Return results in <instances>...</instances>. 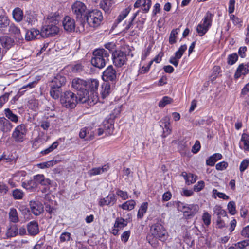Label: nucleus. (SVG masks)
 I'll list each match as a JSON object with an SVG mask.
<instances>
[{
  "label": "nucleus",
  "instance_id": "1",
  "mask_svg": "<svg viewBox=\"0 0 249 249\" xmlns=\"http://www.w3.org/2000/svg\"><path fill=\"white\" fill-rule=\"evenodd\" d=\"M71 86L74 89L78 91L77 94L80 103H85L90 106L97 103L98 99L96 96L93 97L87 96L89 92L87 89L88 83L86 81L79 78H75L71 81Z\"/></svg>",
  "mask_w": 249,
  "mask_h": 249
},
{
  "label": "nucleus",
  "instance_id": "2",
  "mask_svg": "<svg viewBox=\"0 0 249 249\" xmlns=\"http://www.w3.org/2000/svg\"><path fill=\"white\" fill-rule=\"evenodd\" d=\"M168 236V233L163 226L160 223L157 222L151 226L148 240L151 246L156 248L158 243L157 240L164 242Z\"/></svg>",
  "mask_w": 249,
  "mask_h": 249
},
{
  "label": "nucleus",
  "instance_id": "3",
  "mask_svg": "<svg viewBox=\"0 0 249 249\" xmlns=\"http://www.w3.org/2000/svg\"><path fill=\"white\" fill-rule=\"evenodd\" d=\"M91 64L100 69L103 68L109 61V53L105 49H97L93 52Z\"/></svg>",
  "mask_w": 249,
  "mask_h": 249
},
{
  "label": "nucleus",
  "instance_id": "4",
  "mask_svg": "<svg viewBox=\"0 0 249 249\" xmlns=\"http://www.w3.org/2000/svg\"><path fill=\"white\" fill-rule=\"evenodd\" d=\"M103 18L102 12L97 9L89 11L85 19L81 26L82 30H85V27L89 25L91 27H97L100 24Z\"/></svg>",
  "mask_w": 249,
  "mask_h": 249
},
{
  "label": "nucleus",
  "instance_id": "5",
  "mask_svg": "<svg viewBox=\"0 0 249 249\" xmlns=\"http://www.w3.org/2000/svg\"><path fill=\"white\" fill-rule=\"evenodd\" d=\"M71 10L77 21L80 23L81 26L89 11L87 6L82 2L76 1L71 5Z\"/></svg>",
  "mask_w": 249,
  "mask_h": 249
},
{
  "label": "nucleus",
  "instance_id": "6",
  "mask_svg": "<svg viewBox=\"0 0 249 249\" xmlns=\"http://www.w3.org/2000/svg\"><path fill=\"white\" fill-rule=\"evenodd\" d=\"M60 102L62 106L68 108H73L79 102V97L71 91L64 92L60 96Z\"/></svg>",
  "mask_w": 249,
  "mask_h": 249
},
{
  "label": "nucleus",
  "instance_id": "7",
  "mask_svg": "<svg viewBox=\"0 0 249 249\" xmlns=\"http://www.w3.org/2000/svg\"><path fill=\"white\" fill-rule=\"evenodd\" d=\"M213 17V14L207 11L202 21L197 25L196 31L200 36H204L212 26Z\"/></svg>",
  "mask_w": 249,
  "mask_h": 249
},
{
  "label": "nucleus",
  "instance_id": "8",
  "mask_svg": "<svg viewBox=\"0 0 249 249\" xmlns=\"http://www.w3.org/2000/svg\"><path fill=\"white\" fill-rule=\"evenodd\" d=\"M28 132L27 127L24 124H21L17 126L12 134V137L15 142L20 143L25 139V137Z\"/></svg>",
  "mask_w": 249,
  "mask_h": 249
},
{
  "label": "nucleus",
  "instance_id": "9",
  "mask_svg": "<svg viewBox=\"0 0 249 249\" xmlns=\"http://www.w3.org/2000/svg\"><path fill=\"white\" fill-rule=\"evenodd\" d=\"M213 215L216 217V227L222 229L225 227V223L222 219L227 216V212L220 205H216L213 208Z\"/></svg>",
  "mask_w": 249,
  "mask_h": 249
},
{
  "label": "nucleus",
  "instance_id": "10",
  "mask_svg": "<svg viewBox=\"0 0 249 249\" xmlns=\"http://www.w3.org/2000/svg\"><path fill=\"white\" fill-rule=\"evenodd\" d=\"M114 131V121L112 118H108L103 122L102 124L97 129L98 136H101L104 133L105 136L112 134Z\"/></svg>",
  "mask_w": 249,
  "mask_h": 249
},
{
  "label": "nucleus",
  "instance_id": "11",
  "mask_svg": "<svg viewBox=\"0 0 249 249\" xmlns=\"http://www.w3.org/2000/svg\"><path fill=\"white\" fill-rule=\"evenodd\" d=\"M102 77L104 81L116 84L117 80L116 71L112 65H110L104 71Z\"/></svg>",
  "mask_w": 249,
  "mask_h": 249
},
{
  "label": "nucleus",
  "instance_id": "12",
  "mask_svg": "<svg viewBox=\"0 0 249 249\" xmlns=\"http://www.w3.org/2000/svg\"><path fill=\"white\" fill-rule=\"evenodd\" d=\"M112 60L114 65L121 67L126 63L127 59L125 53L121 51H116L112 53Z\"/></svg>",
  "mask_w": 249,
  "mask_h": 249
},
{
  "label": "nucleus",
  "instance_id": "13",
  "mask_svg": "<svg viewBox=\"0 0 249 249\" xmlns=\"http://www.w3.org/2000/svg\"><path fill=\"white\" fill-rule=\"evenodd\" d=\"M58 32L59 28L57 25L48 23V25L42 28L40 31V35L42 37H48L57 34Z\"/></svg>",
  "mask_w": 249,
  "mask_h": 249
},
{
  "label": "nucleus",
  "instance_id": "14",
  "mask_svg": "<svg viewBox=\"0 0 249 249\" xmlns=\"http://www.w3.org/2000/svg\"><path fill=\"white\" fill-rule=\"evenodd\" d=\"M95 132L92 127H85L81 129L79 132V137L81 139H85V141L92 140L94 137Z\"/></svg>",
  "mask_w": 249,
  "mask_h": 249
},
{
  "label": "nucleus",
  "instance_id": "15",
  "mask_svg": "<svg viewBox=\"0 0 249 249\" xmlns=\"http://www.w3.org/2000/svg\"><path fill=\"white\" fill-rule=\"evenodd\" d=\"M117 198L114 194H109L107 197L101 198L99 201V205L103 207L105 205L110 207L116 202Z\"/></svg>",
  "mask_w": 249,
  "mask_h": 249
},
{
  "label": "nucleus",
  "instance_id": "16",
  "mask_svg": "<svg viewBox=\"0 0 249 249\" xmlns=\"http://www.w3.org/2000/svg\"><path fill=\"white\" fill-rule=\"evenodd\" d=\"M27 234L32 236H35L39 232V229L38 222L33 220L29 222L26 226Z\"/></svg>",
  "mask_w": 249,
  "mask_h": 249
},
{
  "label": "nucleus",
  "instance_id": "17",
  "mask_svg": "<svg viewBox=\"0 0 249 249\" xmlns=\"http://www.w3.org/2000/svg\"><path fill=\"white\" fill-rule=\"evenodd\" d=\"M152 4L151 0H137L134 4L135 8L141 7L143 13L149 12Z\"/></svg>",
  "mask_w": 249,
  "mask_h": 249
},
{
  "label": "nucleus",
  "instance_id": "18",
  "mask_svg": "<svg viewBox=\"0 0 249 249\" xmlns=\"http://www.w3.org/2000/svg\"><path fill=\"white\" fill-rule=\"evenodd\" d=\"M29 205L32 212L36 216L40 215L44 211L43 205L38 201H30Z\"/></svg>",
  "mask_w": 249,
  "mask_h": 249
},
{
  "label": "nucleus",
  "instance_id": "19",
  "mask_svg": "<svg viewBox=\"0 0 249 249\" xmlns=\"http://www.w3.org/2000/svg\"><path fill=\"white\" fill-rule=\"evenodd\" d=\"M99 83L98 80L96 79H93L90 81L89 83V94H88L87 96H89V97H93L94 96H96L98 99L97 92H96L98 87H99Z\"/></svg>",
  "mask_w": 249,
  "mask_h": 249
},
{
  "label": "nucleus",
  "instance_id": "20",
  "mask_svg": "<svg viewBox=\"0 0 249 249\" xmlns=\"http://www.w3.org/2000/svg\"><path fill=\"white\" fill-rule=\"evenodd\" d=\"M170 120V117L167 116L163 117L160 121V123L161 124L160 125L163 128L162 136L163 137H167L171 132V129L169 126Z\"/></svg>",
  "mask_w": 249,
  "mask_h": 249
},
{
  "label": "nucleus",
  "instance_id": "21",
  "mask_svg": "<svg viewBox=\"0 0 249 249\" xmlns=\"http://www.w3.org/2000/svg\"><path fill=\"white\" fill-rule=\"evenodd\" d=\"M63 26L64 29L68 32L73 31L75 28L74 20L69 16H66L63 20Z\"/></svg>",
  "mask_w": 249,
  "mask_h": 249
},
{
  "label": "nucleus",
  "instance_id": "22",
  "mask_svg": "<svg viewBox=\"0 0 249 249\" xmlns=\"http://www.w3.org/2000/svg\"><path fill=\"white\" fill-rule=\"evenodd\" d=\"M66 78L60 75H57L51 81L50 86L51 88H60L66 83Z\"/></svg>",
  "mask_w": 249,
  "mask_h": 249
},
{
  "label": "nucleus",
  "instance_id": "23",
  "mask_svg": "<svg viewBox=\"0 0 249 249\" xmlns=\"http://www.w3.org/2000/svg\"><path fill=\"white\" fill-rule=\"evenodd\" d=\"M115 84L104 81V83L102 85V89L101 91V94L103 99L109 95L111 92V89L115 87Z\"/></svg>",
  "mask_w": 249,
  "mask_h": 249
},
{
  "label": "nucleus",
  "instance_id": "24",
  "mask_svg": "<svg viewBox=\"0 0 249 249\" xmlns=\"http://www.w3.org/2000/svg\"><path fill=\"white\" fill-rule=\"evenodd\" d=\"M249 71L248 64L242 63L237 67L234 77L236 79L239 78L242 75H246Z\"/></svg>",
  "mask_w": 249,
  "mask_h": 249
},
{
  "label": "nucleus",
  "instance_id": "25",
  "mask_svg": "<svg viewBox=\"0 0 249 249\" xmlns=\"http://www.w3.org/2000/svg\"><path fill=\"white\" fill-rule=\"evenodd\" d=\"M41 37L40 31L35 28H32L26 32L25 39L27 41H31L35 39H39Z\"/></svg>",
  "mask_w": 249,
  "mask_h": 249
},
{
  "label": "nucleus",
  "instance_id": "26",
  "mask_svg": "<svg viewBox=\"0 0 249 249\" xmlns=\"http://www.w3.org/2000/svg\"><path fill=\"white\" fill-rule=\"evenodd\" d=\"M21 186L22 187L30 192H33L37 188V183L35 179V176L33 177V178L22 182Z\"/></svg>",
  "mask_w": 249,
  "mask_h": 249
},
{
  "label": "nucleus",
  "instance_id": "27",
  "mask_svg": "<svg viewBox=\"0 0 249 249\" xmlns=\"http://www.w3.org/2000/svg\"><path fill=\"white\" fill-rule=\"evenodd\" d=\"M13 124L9 120L5 117H0V129L3 132H7L10 131L12 127Z\"/></svg>",
  "mask_w": 249,
  "mask_h": 249
},
{
  "label": "nucleus",
  "instance_id": "28",
  "mask_svg": "<svg viewBox=\"0 0 249 249\" xmlns=\"http://www.w3.org/2000/svg\"><path fill=\"white\" fill-rule=\"evenodd\" d=\"M109 169L108 164H105L102 167L93 168L89 171V174L90 176H96L107 172Z\"/></svg>",
  "mask_w": 249,
  "mask_h": 249
},
{
  "label": "nucleus",
  "instance_id": "29",
  "mask_svg": "<svg viewBox=\"0 0 249 249\" xmlns=\"http://www.w3.org/2000/svg\"><path fill=\"white\" fill-rule=\"evenodd\" d=\"M239 147L245 152L249 151V138L248 134L244 133L240 139Z\"/></svg>",
  "mask_w": 249,
  "mask_h": 249
},
{
  "label": "nucleus",
  "instance_id": "30",
  "mask_svg": "<svg viewBox=\"0 0 249 249\" xmlns=\"http://www.w3.org/2000/svg\"><path fill=\"white\" fill-rule=\"evenodd\" d=\"M0 41L3 48L6 50H9L11 48L14 44V40L10 37L5 36L0 38ZM6 51H5L6 52Z\"/></svg>",
  "mask_w": 249,
  "mask_h": 249
},
{
  "label": "nucleus",
  "instance_id": "31",
  "mask_svg": "<svg viewBox=\"0 0 249 249\" xmlns=\"http://www.w3.org/2000/svg\"><path fill=\"white\" fill-rule=\"evenodd\" d=\"M35 179L36 180L37 186L38 184H40L42 186L49 187L51 184V180L46 178L42 174L35 175Z\"/></svg>",
  "mask_w": 249,
  "mask_h": 249
},
{
  "label": "nucleus",
  "instance_id": "32",
  "mask_svg": "<svg viewBox=\"0 0 249 249\" xmlns=\"http://www.w3.org/2000/svg\"><path fill=\"white\" fill-rule=\"evenodd\" d=\"M181 176L185 180L186 184L188 185L193 184L196 181L197 176L192 173L187 174L186 172H183Z\"/></svg>",
  "mask_w": 249,
  "mask_h": 249
},
{
  "label": "nucleus",
  "instance_id": "33",
  "mask_svg": "<svg viewBox=\"0 0 249 249\" xmlns=\"http://www.w3.org/2000/svg\"><path fill=\"white\" fill-rule=\"evenodd\" d=\"M198 210V206L197 205L186 204L183 213H188V216H192L197 212Z\"/></svg>",
  "mask_w": 249,
  "mask_h": 249
},
{
  "label": "nucleus",
  "instance_id": "34",
  "mask_svg": "<svg viewBox=\"0 0 249 249\" xmlns=\"http://www.w3.org/2000/svg\"><path fill=\"white\" fill-rule=\"evenodd\" d=\"M9 221L11 222L16 223L19 222V219L17 210L14 208H11L9 209L8 213Z\"/></svg>",
  "mask_w": 249,
  "mask_h": 249
},
{
  "label": "nucleus",
  "instance_id": "35",
  "mask_svg": "<svg viewBox=\"0 0 249 249\" xmlns=\"http://www.w3.org/2000/svg\"><path fill=\"white\" fill-rule=\"evenodd\" d=\"M222 158V155L220 153H215L210 156L206 160V164L210 166L214 165L215 162Z\"/></svg>",
  "mask_w": 249,
  "mask_h": 249
},
{
  "label": "nucleus",
  "instance_id": "36",
  "mask_svg": "<svg viewBox=\"0 0 249 249\" xmlns=\"http://www.w3.org/2000/svg\"><path fill=\"white\" fill-rule=\"evenodd\" d=\"M131 10L130 8L127 7L122 11L119 15L118 16L117 19L115 20L114 23V25L116 27L117 24L120 23L123 19H124L126 16L128 15Z\"/></svg>",
  "mask_w": 249,
  "mask_h": 249
},
{
  "label": "nucleus",
  "instance_id": "37",
  "mask_svg": "<svg viewBox=\"0 0 249 249\" xmlns=\"http://www.w3.org/2000/svg\"><path fill=\"white\" fill-rule=\"evenodd\" d=\"M4 114L7 118V119L14 123H17L18 121V117L14 114L10 108L4 109Z\"/></svg>",
  "mask_w": 249,
  "mask_h": 249
},
{
  "label": "nucleus",
  "instance_id": "38",
  "mask_svg": "<svg viewBox=\"0 0 249 249\" xmlns=\"http://www.w3.org/2000/svg\"><path fill=\"white\" fill-rule=\"evenodd\" d=\"M71 241H72L71 234L69 232L64 231L60 234L58 244L68 243Z\"/></svg>",
  "mask_w": 249,
  "mask_h": 249
},
{
  "label": "nucleus",
  "instance_id": "39",
  "mask_svg": "<svg viewBox=\"0 0 249 249\" xmlns=\"http://www.w3.org/2000/svg\"><path fill=\"white\" fill-rule=\"evenodd\" d=\"M14 19L18 22L21 21L23 18V11L18 7L15 8L12 12Z\"/></svg>",
  "mask_w": 249,
  "mask_h": 249
},
{
  "label": "nucleus",
  "instance_id": "40",
  "mask_svg": "<svg viewBox=\"0 0 249 249\" xmlns=\"http://www.w3.org/2000/svg\"><path fill=\"white\" fill-rule=\"evenodd\" d=\"M60 17L59 15L56 13H51L47 18V22L50 24H53L57 25L58 24Z\"/></svg>",
  "mask_w": 249,
  "mask_h": 249
},
{
  "label": "nucleus",
  "instance_id": "41",
  "mask_svg": "<svg viewBox=\"0 0 249 249\" xmlns=\"http://www.w3.org/2000/svg\"><path fill=\"white\" fill-rule=\"evenodd\" d=\"M18 234V227L17 225H11L7 230L6 236L8 238L15 237Z\"/></svg>",
  "mask_w": 249,
  "mask_h": 249
},
{
  "label": "nucleus",
  "instance_id": "42",
  "mask_svg": "<svg viewBox=\"0 0 249 249\" xmlns=\"http://www.w3.org/2000/svg\"><path fill=\"white\" fill-rule=\"evenodd\" d=\"M135 205V201L131 199L126 201L122 205H119V207L124 210L131 211L134 208Z\"/></svg>",
  "mask_w": 249,
  "mask_h": 249
},
{
  "label": "nucleus",
  "instance_id": "43",
  "mask_svg": "<svg viewBox=\"0 0 249 249\" xmlns=\"http://www.w3.org/2000/svg\"><path fill=\"white\" fill-rule=\"evenodd\" d=\"M128 223L127 219H124L123 218L117 217L116 219L114 224V228H117L119 229H123L127 226Z\"/></svg>",
  "mask_w": 249,
  "mask_h": 249
},
{
  "label": "nucleus",
  "instance_id": "44",
  "mask_svg": "<svg viewBox=\"0 0 249 249\" xmlns=\"http://www.w3.org/2000/svg\"><path fill=\"white\" fill-rule=\"evenodd\" d=\"M10 20L7 16H0V30L3 31L9 26Z\"/></svg>",
  "mask_w": 249,
  "mask_h": 249
},
{
  "label": "nucleus",
  "instance_id": "45",
  "mask_svg": "<svg viewBox=\"0 0 249 249\" xmlns=\"http://www.w3.org/2000/svg\"><path fill=\"white\" fill-rule=\"evenodd\" d=\"M112 4V3L111 0H102L100 3V8L105 12H109Z\"/></svg>",
  "mask_w": 249,
  "mask_h": 249
},
{
  "label": "nucleus",
  "instance_id": "46",
  "mask_svg": "<svg viewBox=\"0 0 249 249\" xmlns=\"http://www.w3.org/2000/svg\"><path fill=\"white\" fill-rule=\"evenodd\" d=\"M9 31L11 34H13L14 36L17 38L19 39L22 37L20 34V29L14 24H11L9 26Z\"/></svg>",
  "mask_w": 249,
  "mask_h": 249
},
{
  "label": "nucleus",
  "instance_id": "47",
  "mask_svg": "<svg viewBox=\"0 0 249 249\" xmlns=\"http://www.w3.org/2000/svg\"><path fill=\"white\" fill-rule=\"evenodd\" d=\"M12 196L15 200L22 199L25 196L24 192L19 189H15L12 191Z\"/></svg>",
  "mask_w": 249,
  "mask_h": 249
},
{
  "label": "nucleus",
  "instance_id": "48",
  "mask_svg": "<svg viewBox=\"0 0 249 249\" xmlns=\"http://www.w3.org/2000/svg\"><path fill=\"white\" fill-rule=\"evenodd\" d=\"M139 12V10L134 13L132 17L130 18L128 24L126 25L125 27L123 30L124 32L127 33L129 30H132L133 29L134 26L133 21L136 16L138 15Z\"/></svg>",
  "mask_w": 249,
  "mask_h": 249
},
{
  "label": "nucleus",
  "instance_id": "49",
  "mask_svg": "<svg viewBox=\"0 0 249 249\" xmlns=\"http://www.w3.org/2000/svg\"><path fill=\"white\" fill-rule=\"evenodd\" d=\"M148 208V203L147 202H143L141 206H140L138 214H137V217L138 218L142 219L144 213H146L147 212Z\"/></svg>",
  "mask_w": 249,
  "mask_h": 249
},
{
  "label": "nucleus",
  "instance_id": "50",
  "mask_svg": "<svg viewBox=\"0 0 249 249\" xmlns=\"http://www.w3.org/2000/svg\"><path fill=\"white\" fill-rule=\"evenodd\" d=\"M173 102V100L172 98L169 96H165L159 102L158 106L160 107L163 108L167 105L171 104Z\"/></svg>",
  "mask_w": 249,
  "mask_h": 249
},
{
  "label": "nucleus",
  "instance_id": "51",
  "mask_svg": "<svg viewBox=\"0 0 249 249\" xmlns=\"http://www.w3.org/2000/svg\"><path fill=\"white\" fill-rule=\"evenodd\" d=\"M25 20L28 24L33 25L37 21V19L35 14L30 13L25 16Z\"/></svg>",
  "mask_w": 249,
  "mask_h": 249
},
{
  "label": "nucleus",
  "instance_id": "52",
  "mask_svg": "<svg viewBox=\"0 0 249 249\" xmlns=\"http://www.w3.org/2000/svg\"><path fill=\"white\" fill-rule=\"evenodd\" d=\"M179 29L178 28L173 29L170 35L169 42L170 44H174L176 43L177 35L178 33Z\"/></svg>",
  "mask_w": 249,
  "mask_h": 249
},
{
  "label": "nucleus",
  "instance_id": "53",
  "mask_svg": "<svg viewBox=\"0 0 249 249\" xmlns=\"http://www.w3.org/2000/svg\"><path fill=\"white\" fill-rule=\"evenodd\" d=\"M238 56L236 53L231 54L228 56L227 63L229 65H232L238 60Z\"/></svg>",
  "mask_w": 249,
  "mask_h": 249
},
{
  "label": "nucleus",
  "instance_id": "54",
  "mask_svg": "<svg viewBox=\"0 0 249 249\" xmlns=\"http://www.w3.org/2000/svg\"><path fill=\"white\" fill-rule=\"evenodd\" d=\"M47 116L41 120L40 122V126L44 130H47L50 127V121Z\"/></svg>",
  "mask_w": 249,
  "mask_h": 249
},
{
  "label": "nucleus",
  "instance_id": "55",
  "mask_svg": "<svg viewBox=\"0 0 249 249\" xmlns=\"http://www.w3.org/2000/svg\"><path fill=\"white\" fill-rule=\"evenodd\" d=\"M187 48V47L186 44L181 45L175 53L176 55V57L178 59H180L184 52L186 51Z\"/></svg>",
  "mask_w": 249,
  "mask_h": 249
},
{
  "label": "nucleus",
  "instance_id": "56",
  "mask_svg": "<svg viewBox=\"0 0 249 249\" xmlns=\"http://www.w3.org/2000/svg\"><path fill=\"white\" fill-rule=\"evenodd\" d=\"M227 208L229 211V213L231 215H234L236 213V207L235 203L234 201H231L229 202L227 205Z\"/></svg>",
  "mask_w": 249,
  "mask_h": 249
},
{
  "label": "nucleus",
  "instance_id": "57",
  "mask_svg": "<svg viewBox=\"0 0 249 249\" xmlns=\"http://www.w3.org/2000/svg\"><path fill=\"white\" fill-rule=\"evenodd\" d=\"M51 96L54 99H58L59 98L60 91L58 89L51 88L50 91Z\"/></svg>",
  "mask_w": 249,
  "mask_h": 249
},
{
  "label": "nucleus",
  "instance_id": "58",
  "mask_svg": "<svg viewBox=\"0 0 249 249\" xmlns=\"http://www.w3.org/2000/svg\"><path fill=\"white\" fill-rule=\"evenodd\" d=\"M202 220L206 226H209L211 222V216L208 212H205L202 215Z\"/></svg>",
  "mask_w": 249,
  "mask_h": 249
},
{
  "label": "nucleus",
  "instance_id": "59",
  "mask_svg": "<svg viewBox=\"0 0 249 249\" xmlns=\"http://www.w3.org/2000/svg\"><path fill=\"white\" fill-rule=\"evenodd\" d=\"M45 211L50 215V218H52V215H55L56 212L55 208L48 204H45Z\"/></svg>",
  "mask_w": 249,
  "mask_h": 249
},
{
  "label": "nucleus",
  "instance_id": "60",
  "mask_svg": "<svg viewBox=\"0 0 249 249\" xmlns=\"http://www.w3.org/2000/svg\"><path fill=\"white\" fill-rule=\"evenodd\" d=\"M136 24L137 25L134 29L130 31V35L132 36L137 34L139 32V31H142L143 29V26H142V25H141L140 23L137 22Z\"/></svg>",
  "mask_w": 249,
  "mask_h": 249
},
{
  "label": "nucleus",
  "instance_id": "61",
  "mask_svg": "<svg viewBox=\"0 0 249 249\" xmlns=\"http://www.w3.org/2000/svg\"><path fill=\"white\" fill-rule=\"evenodd\" d=\"M235 247L240 249H244L247 246H249V240H244L235 244Z\"/></svg>",
  "mask_w": 249,
  "mask_h": 249
},
{
  "label": "nucleus",
  "instance_id": "62",
  "mask_svg": "<svg viewBox=\"0 0 249 249\" xmlns=\"http://www.w3.org/2000/svg\"><path fill=\"white\" fill-rule=\"evenodd\" d=\"M249 165V160L245 159L240 163L239 166V170L241 172H243L246 169H247Z\"/></svg>",
  "mask_w": 249,
  "mask_h": 249
},
{
  "label": "nucleus",
  "instance_id": "63",
  "mask_svg": "<svg viewBox=\"0 0 249 249\" xmlns=\"http://www.w3.org/2000/svg\"><path fill=\"white\" fill-rule=\"evenodd\" d=\"M54 163H55V162H54L53 160L48 161L38 164V166L41 169H44L53 166Z\"/></svg>",
  "mask_w": 249,
  "mask_h": 249
},
{
  "label": "nucleus",
  "instance_id": "64",
  "mask_svg": "<svg viewBox=\"0 0 249 249\" xmlns=\"http://www.w3.org/2000/svg\"><path fill=\"white\" fill-rule=\"evenodd\" d=\"M10 93H5L0 97V108L8 100Z\"/></svg>",
  "mask_w": 249,
  "mask_h": 249
}]
</instances>
